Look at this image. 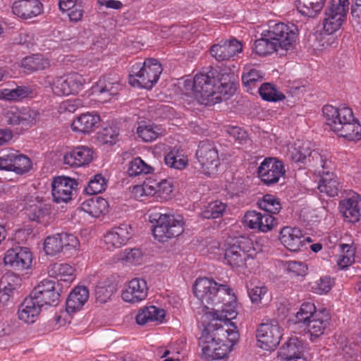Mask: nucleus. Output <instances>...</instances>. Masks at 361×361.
<instances>
[{
    "label": "nucleus",
    "mask_w": 361,
    "mask_h": 361,
    "mask_svg": "<svg viewBox=\"0 0 361 361\" xmlns=\"http://www.w3.org/2000/svg\"><path fill=\"white\" fill-rule=\"evenodd\" d=\"M211 316L210 314H207L201 317V324L204 329L199 338V345L202 348V355L206 359L221 360L227 356L231 347L225 340L220 341L218 336H214L217 321L213 320V322L208 323V319Z\"/></svg>",
    "instance_id": "f257e3e1"
},
{
    "label": "nucleus",
    "mask_w": 361,
    "mask_h": 361,
    "mask_svg": "<svg viewBox=\"0 0 361 361\" xmlns=\"http://www.w3.org/2000/svg\"><path fill=\"white\" fill-rule=\"evenodd\" d=\"M232 289L226 285L219 284L213 279L198 278L193 285L195 296L201 302L203 308L218 306L226 299H232Z\"/></svg>",
    "instance_id": "f03ea898"
},
{
    "label": "nucleus",
    "mask_w": 361,
    "mask_h": 361,
    "mask_svg": "<svg viewBox=\"0 0 361 361\" xmlns=\"http://www.w3.org/2000/svg\"><path fill=\"white\" fill-rule=\"evenodd\" d=\"M163 69L157 59H147L142 64L133 65L129 74V83L133 87L151 89L158 81Z\"/></svg>",
    "instance_id": "7ed1b4c3"
},
{
    "label": "nucleus",
    "mask_w": 361,
    "mask_h": 361,
    "mask_svg": "<svg viewBox=\"0 0 361 361\" xmlns=\"http://www.w3.org/2000/svg\"><path fill=\"white\" fill-rule=\"evenodd\" d=\"M219 73L216 70L210 68L206 73L197 74L192 82L194 97L199 103L208 105L213 103L215 86L219 82Z\"/></svg>",
    "instance_id": "20e7f679"
},
{
    "label": "nucleus",
    "mask_w": 361,
    "mask_h": 361,
    "mask_svg": "<svg viewBox=\"0 0 361 361\" xmlns=\"http://www.w3.org/2000/svg\"><path fill=\"white\" fill-rule=\"evenodd\" d=\"M268 30L280 49V56L286 54L288 51L294 48L298 36V29L296 25L293 23H279L269 26Z\"/></svg>",
    "instance_id": "39448f33"
},
{
    "label": "nucleus",
    "mask_w": 361,
    "mask_h": 361,
    "mask_svg": "<svg viewBox=\"0 0 361 361\" xmlns=\"http://www.w3.org/2000/svg\"><path fill=\"white\" fill-rule=\"evenodd\" d=\"M349 0H331L325 10L324 30L328 35L337 31L342 25L348 10Z\"/></svg>",
    "instance_id": "423d86ee"
},
{
    "label": "nucleus",
    "mask_w": 361,
    "mask_h": 361,
    "mask_svg": "<svg viewBox=\"0 0 361 361\" xmlns=\"http://www.w3.org/2000/svg\"><path fill=\"white\" fill-rule=\"evenodd\" d=\"M253 252L252 243L250 239L240 237L225 250L224 259L227 264L232 267H243L247 258L251 257Z\"/></svg>",
    "instance_id": "0eeeda50"
},
{
    "label": "nucleus",
    "mask_w": 361,
    "mask_h": 361,
    "mask_svg": "<svg viewBox=\"0 0 361 361\" xmlns=\"http://www.w3.org/2000/svg\"><path fill=\"white\" fill-rule=\"evenodd\" d=\"M196 158L202 173L208 176L214 174L220 164L217 147L213 141L209 140L199 143Z\"/></svg>",
    "instance_id": "6e6552de"
},
{
    "label": "nucleus",
    "mask_w": 361,
    "mask_h": 361,
    "mask_svg": "<svg viewBox=\"0 0 361 361\" xmlns=\"http://www.w3.org/2000/svg\"><path fill=\"white\" fill-rule=\"evenodd\" d=\"M152 230L154 238L160 242L167 241L173 237H177L183 231V221L180 216L169 215L164 220L159 221V224L153 226Z\"/></svg>",
    "instance_id": "1a4fd4ad"
},
{
    "label": "nucleus",
    "mask_w": 361,
    "mask_h": 361,
    "mask_svg": "<svg viewBox=\"0 0 361 361\" xmlns=\"http://www.w3.org/2000/svg\"><path fill=\"white\" fill-rule=\"evenodd\" d=\"M85 80L76 73L56 77L51 83L53 92L58 96L78 94L82 90Z\"/></svg>",
    "instance_id": "9d476101"
},
{
    "label": "nucleus",
    "mask_w": 361,
    "mask_h": 361,
    "mask_svg": "<svg viewBox=\"0 0 361 361\" xmlns=\"http://www.w3.org/2000/svg\"><path fill=\"white\" fill-rule=\"evenodd\" d=\"M281 330L276 321L259 325L257 331V338L260 343L259 347L266 350H272L279 344L281 338Z\"/></svg>",
    "instance_id": "9b49d317"
},
{
    "label": "nucleus",
    "mask_w": 361,
    "mask_h": 361,
    "mask_svg": "<svg viewBox=\"0 0 361 361\" xmlns=\"http://www.w3.org/2000/svg\"><path fill=\"white\" fill-rule=\"evenodd\" d=\"M262 181L269 185L277 183L286 173L283 162L274 157L264 159L257 170Z\"/></svg>",
    "instance_id": "f8f14e48"
},
{
    "label": "nucleus",
    "mask_w": 361,
    "mask_h": 361,
    "mask_svg": "<svg viewBox=\"0 0 361 361\" xmlns=\"http://www.w3.org/2000/svg\"><path fill=\"white\" fill-rule=\"evenodd\" d=\"M79 246L77 238L68 233H58L48 236L44 243V250L47 255H55L65 248L68 250L76 249Z\"/></svg>",
    "instance_id": "ddd939ff"
},
{
    "label": "nucleus",
    "mask_w": 361,
    "mask_h": 361,
    "mask_svg": "<svg viewBox=\"0 0 361 361\" xmlns=\"http://www.w3.org/2000/svg\"><path fill=\"white\" fill-rule=\"evenodd\" d=\"M323 114L326 118V124L335 133L337 130L334 126L343 127L344 124L354 121L353 111L347 106L336 108L331 105H326L323 107Z\"/></svg>",
    "instance_id": "4468645a"
},
{
    "label": "nucleus",
    "mask_w": 361,
    "mask_h": 361,
    "mask_svg": "<svg viewBox=\"0 0 361 361\" xmlns=\"http://www.w3.org/2000/svg\"><path fill=\"white\" fill-rule=\"evenodd\" d=\"M31 167V160L27 156L19 154L18 152L0 157V170L23 174L29 171Z\"/></svg>",
    "instance_id": "2eb2a0df"
},
{
    "label": "nucleus",
    "mask_w": 361,
    "mask_h": 361,
    "mask_svg": "<svg viewBox=\"0 0 361 361\" xmlns=\"http://www.w3.org/2000/svg\"><path fill=\"white\" fill-rule=\"evenodd\" d=\"M4 261L6 265L23 271L30 267L32 255L27 247H16L6 251Z\"/></svg>",
    "instance_id": "dca6fc26"
},
{
    "label": "nucleus",
    "mask_w": 361,
    "mask_h": 361,
    "mask_svg": "<svg viewBox=\"0 0 361 361\" xmlns=\"http://www.w3.org/2000/svg\"><path fill=\"white\" fill-rule=\"evenodd\" d=\"M78 185L75 180L68 177H57L52 182V196L56 203L67 202L71 200L73 192Z\"/></svg>",
    "instance_id": "f3484780"
},
{
    "label": "nucleus",
    "mask_w": 361,
    "mask_h": 361,
    "mask_svg": "<svg viewBox=\"0 0 361 361\" xmlns=\"http://www.w3.org/2000/svg\"><path fill=\"white\" fill-rule=\"evenodd\" d=\"M281 243L291 252H297L305 245L306 241L310 242L309 237H305L298 228L283 227L279 235Z\"/></svg>",
    "instance_id": "a211bd4d"
},
{
    "label": "nucleus",
    "mask_w": 361,
    "mask_h": 361,
    "mask_svg": "<svg viewBox=\"0 0 361 361\" xmlns=\"http://www.w3.org/2000/svg\"><path fill=\"white\" fill-rule=\"evenodd\" d=\"M291 159L295 162L315 161L316 166L329 167L328 159L326 156L321 154L318 151H311L309 144L304 143L301 146L295 147L290 152Z\"/></svg>",
    "instance_id": "6ab92c4d"
},
{
    "label": "nucleus",
    "mask_w": 361,
    "mask_h": 361,
    "mask_svg": "<svg viewBox=\"0 0 361 361\" xmlns=\"http://www.w3.org/2000/svg\"><path fill=\"white\" fill-rule=\"evenodd\" d=\"M244 221L251 229H257L266 233L271 231L276 224V219L268 213L248 211L244 216Z\"/></svg>",
    "instance_id": "aec40b11"
},
{
    "label": "nucleus",
    "mask_w": 361,
    "mask_h": 361,
    "mask_svg": "<svg viewBox=\"0 0 361 361\" xmlns=\"http://www.w3.org/2000/svg\"><path fill=\"white\" fill-rule=\"evenodd\" d=\"M148 288L145 280L133 279L122 291V298L124 301L135 303L139 302L147 296Z\"/></svg>",
    "instance_id": "412c9836"
},
{
    "label": "nucleus",
    "mask_w": 361,
    "mask_h": 361,
    "mask_svg": "<svg viewBox=\"0 0 361 361\" xmlns=\"http://www.w3.org/2000/svg\"><path fill=\"white\" fill-rule=\"evenodd\" d=\"M12 12L21 19H31L43 12V4L39 0H18L13 4Z\"/></svg>",
    "instance_id": "4be33fe9"
},
{
    "label": "nucleus",
    "mask_w": 361,
    "mask_h": 361,
    "mask_svg": "<svg viewBox=\"0 0 361 361\" xmlns=\"http://www.w3.org/2000/svg\"><path fill=\"white\" fill-rule=\"evenodd\" d=\"M243 49L241 43L235 39L221 41L219 44L213 45L210 52L218 61L228 60Z\"/></svg>",
    "instance_id": "5701e85b"
},
{
    "label": "nucleus",
    "mask_w": 361,
    "mask_h": 361,
    "mask_svg": "<svg viewBox=\"0 0 361 361\" xmlns=\"http://www.w3.org/2000/svg\"><path fill=\"white\" fill-rule=\"evenodd\" d=\"M93 159L92 149L78 146L63 156V163L71 167H80L89 164Z\"/></svg>",
    "instance_id": "b1692460"
},
{
    "label": "nucleus",
    "mask_w": 361,
    "mask_h": 361,
    "mask_svg": "<svg viewBox=\"0 0 361 361\" xmlns=\"http://www.w3.org/2000/svg\"><path fill=\"white\" fill-rule=\"evenodd\" d=\"M132 235V228L127 224L114 228L104 235L107 249L118 248L124 245Z\"/></svg>",
    "instance_id": "393cba45"
},
{
    "label": "nucleus",
    "mask_w": 361,
    "mask_h": 361,
    "mask_svg": "<svg viewBox=\"0 0 361 361\" xmlns=\"http://www.w3.org/2000/svg\"><path fill=\"white\" fill-rule=\"evenodd\" d=\"M339 209L348 222L355 224L361 219V198L358 195L342 200Z\"/></svg>",
    "instance_id": "a878e982"
},
{
    "label": "nucleus",
    "mask_w": 361,
    "mask_h": 361,
    "mask_svg": "<svg viewBox=\"0 0 361 361\" xmlns=\"http://www.w3.org/2000/svg\"><path fill=\"white\" fill-rule=\"evenodd\" d=\"M212 316L208 319L209 322H213V320H216V326L214 331V336H218L220 341H226L231 347H232L238 339V332L237 331V326L233 322L227 321L226 324H219V319L215 318V315L210 314Z\"/></svg>",
    "instance_id": "bb28decb"
},
{
    "label": "nucleus",
    "mask_w": 361,
    "mask_h": 361,
    "mask_svg": "<svg viewBox=\"0 0 361 361\" xmlns=\"http://www.w3.org/2000/svg\"><path fill=\"white\" fill-rule=\"evenodd\" d=\"M232 299L226 298L224 302H221L218 306H212L210 309L213 312H206L204 314H212L215 315V318L219 319V323L224 324H226L227 321L231 320L235 317V298L234 294L231 292Z\"/></svg>",
    "instance_id": "cd10ccee"
},
{
    "label": "nucleus",
    "mask_w": 361,
    "mask_h": 361,
    "mask_svg": "<svg viewBox=\"0 0 361 361\" xmlns=\"http://www.w3.org/2000/svg\"><path fill=\"white\" fill-rule=\"evenodd\" d=\"M41 307L38 302L35 300V296L30 295L19 306L18 319L26 324H33L41 312Z\"/></svg>",
    "instance_id": "c85d7f7f"
},
{
    "label": "nucleus",
    "mask_w": 361,
    "mask_h": 361,
    "mask_svg": "<svg viewBox=\"0 0 361 361\" xmlns=\"http://www.w3.org/2000/svg\"><path fill=\"white\" fill-rule=\"evenodd\" d=\"M328 162L329 167H322V170L318 171L321 176L318 189L320 192L326 193L330 197H335L338 194L339 183L334 174L326 170L331 167V161L328 160Z\"/></svg>",
    "instance_id": "c756f323"
},
{
    "label": "nucleus",
    "mask_w": 361,
    "mask_h": 361,
    "mask_svg": "<svg viewBox=\"0 0 361 361\" xmlns=\"http://www.w3.org/2000/svg\"><path fill=\"white\" fill-rule=\"evenodd\" d=\"M120 77L116 73H111L101 78L92 87L94 93H106L109 96L118 94L121 89Z\"/></svg>",
    "instance_id": "7c9ffc66"
},
{
    "label": "nucleus",
    "mask_w": 361,
    "mask_h": 361,
    "mask_svg": "<svg viewBox=\"0 0 361 361\" xmlns=\"http://www.w3.org/2000/svg\"><path fill=\"white\" fill-rule=\"evenodd\" d=\"M329 321L330 316L325 310L314 314V318L306 324L310 339L313 340L322 335L329 326Z\"/></svg>",
    "instance_id": "2f4dec72"
},
{
    "label": "nucleus",
    "mask_w": 361,
    "mask_h": 361,
    "mask_svg": "<svg viewBox=\"0 0 361 361\" xmlns=\"http://www.w3.org/2000/svg\"><path fill=\"white\" fill-rule=\"evenodd\" d=\"M253 49L259 56H267L274 52L280 55V49L268 30L262 33L260 39L255 40Z\"/></svg>",
    "instance_id": "473e14b6"
},
{
    "label": "nucleus",
    "mask_w": 361,
    "mask_h": 361,
    "mask_svg": "<svg viewBox=\"0 0 361 361\" xmlns=\"http://www.w3.org/2000/svg\"><path fill=\"white\" fill-rule=\"evenodd\" d=\"M89 298V290L85 286H77L69 294L66 300V311L74 313L79 310Z\"/></svg>",
    "instance_id": "72a5a7b5"
},
{
    "label": "nucleus",
    "mask_w": 361,
    "mask_h": 361,
    "mask_svg": "<svg viewBox=\"0 0 361 361\" xmlns=\"http://www.w3.org/2000/svg\"><path fill=\"white\" fill-rule=\"evenodd\" d=\"M302 350V344L296 336L291 337L279 350V354L283 360L290 361H303L300 354Z\"/></svg>",
    "instance_id": "f704fd0d"
},
{
    "label": "nucleus",
    "mask_w": 361,
    "mask_h": 361,
    "mask_svg": "<svg viewBox=\"0 0 361 361\" xmlns=\"http://www.w3.org/2000/svg\"><path fill=\"white\" fill-rule=\"evenodd\" d=\"M164 317L165 311L164 309L149 306L139 310L136 315V322L140 325H144L149 322H161Z\"/></svg>",
    "instance_id": "c9c22d12"
},
{
    "label": "nucleus",
    "mask_w": 361,
    "mask_h": 361,
    "mask_svg": "<svg viewBox=\"0 0 361 361\" xmlns=\"http://www.w3.org/2000/svg\"><path fill=\"white\" fill-rule=\"evenodd\" d=\"M99 121V116L92 114H83L78 116L72 123L75 131L88 133L91 132Z\"/></svg>",
    "instance_id": "e433bc0d"
},
{
    "label": "nucleus",
    "mask_w": 361,
    "mask_h": 361,
    "mask_svg": "<svg viewBox=\"0 0 361 361\" xmlns=\"http://www.w3.org/2000/svg\"><path fill=\"white\" fill-rule=\"evenodd\" d=\"M73 268L68 264L54 263L47 268V274L50 277L66 282L73 281Z\"/></svg>",
    "instance_id": "4c0bfd02"
},
{
    "label": "nucleus",
    "mask_w": 361,
    "mask_h": 361,
    "mask_svg": "<svg viewBox=\"0 0 361 361\" xmlns=\"http://www.w3.org/2000/svg\"><path fill=\"white\" fill-rule=\"evenodd\" d=\"M108 202L102 197L91 198L81 204V209L92 216H99L107 212Z\"/></svg>",
    "instance_id": "58836bf2"
},
{
    "label": "nucleus",
    "mask_w": 361,
    "mask_h": 361,
    "mask_svg": "<svg viewBox=\"0 0 361 361\" xmlns=\"http://www.w3.org/2000/svg\"><path fill=\"white\" fill-rule=\"evenodd\" d=\"M326 0H298V11L308 17L314 18L321 12Z\"/></svg>",
    "instance_id": "ea45409f"
},
{
    "label": "nucleus",
    "mask_w": 361,
    "mask_h": 361,
    "mask_svg": "<svg viewBox=\"0 0 361 361\" xmlns=\"http://www.w3.org/2000/svg\"><path fill=\"white\" fill-rule=\"evenodd\" d=\"M337 130L336 133L348 140H359L361 139V125L358 121L354 118L353 121H349L344 124V126H335Z\"/></svg>",
    "instance_id": "a19ab883"
},
{
    "label": "nucleus",
    "mask_w": 361,
    "mask_h": 361,
    "mask_svg": "<svg viewBox=\"0 0 361 361\" xmlns=\"http://www.w3.org/2000/svg\"><path fill=\"white\" fill-rule=\"evenodd\" d=\"M49 66V62L41 55H33L24 58L21 61V67L25 71L34 72L45 69Z\"/></svg>",
    "instance_id": "79ce46f5"
},
{
    "label": "nucleus",
    "mask_w": 361,
    "mask_h": 361,
    "mask_svg": "<svg viewBox=\"0 0 361 361\" xmlns=\"http://www.w3.org/2000/svg\"><path fill=\"white\" fill-rule=\"evenodd\" d=\"M248 295L252 303L267 305L271 300L268 288L264 286L248 288Z\"/></svg>",
    "instance_id": "37998d69"
},
{
    "label": "nucleus",
    "mask_w": 361,
    "mask_h": 361,
    "mask_svg": "<svg viewBox=\"0 0 361 361\" xmlns=\"http://www.w3.org/2000/svg\"><path fill=\"white\" fill-rule=\"evenodd\" d=\"M259 207L265 211L264 213L278 214L281 209V204L277 197L267 194L263 196L262 200L257 202Z\"/></svg>",
    "instance_id": "c03bdc74"
},
{
    "label": "nucleus",
    "mask_w": 361,
    "mask_h": 361,
    "mask_svg": "<svg viewBox=\"0 0 361 361\" xmlns=\"http://www.w3.org/2000/svg\"><path fill=\"white\" fill-rule=\"evenodd\" d=\"M226 205L220 201H214L207 204L202 212L204 219H217L221 217L226 210Z\"/></svg>",
    "instance_id": "a18cd8bd"
},
{
    "label": "nucleus",
    "mask_w": 361,
    "mask_h": 361,
    "mask_svg": "<svg viewBox=\"0 0 361 361\" xmlns=\"http://www.w3.org/2000/svg\"><path fill=\"white\" fill-rule=\"evenodd\" d=\"M316 311L314 305L312 302H304L300 310L296 313V322L307 324L314 318V314L318 313Z\"/></svg>",
    "instance_id": "49530a36"
},
{
    "label": "nucleus",
    "mask_w": 361,
    "mask_h": 361,
    "mask_svg": "<svg viewBox=\"0 0 361 361\" xmlns=\"http://www.w3.org/2000/svg\"><path fill=\"white\" fill-rule=\"evenodd\" d=\"M259 93L262 98L266 101H281L285 98L281 92H279L274 86L269 83H264L259 88Z\"/></svg>",
    "instance_id": "de8ad7c7"
},
{
    "label": "nucleus",
    "mask_w": 361,
    "mask_h": 361,
    "mask_svg": "<svg viewBox=\"0 0 361 361\" xmlns=\"http://www.w3.org/2000/svg\"><path fill=\"white\" fill-rule=\"evenodd\" d=\"M31 296H35L39 305L42 307L44 305L56 306L59 301L60 294L56 290L41 292L39 294L30 293Z\"/></svg>",
    "instance_id": "09e8293b"
},
{
    "label": "nucleus",
    "mask_w": 361,
    "mask_h": 361,
    "mask_svg": "<svg viewBox=\"0 0 361 361\" xmlns=\"http://www.w3.org/2000/svg\"><path fill=\"white\" fill-rule=\"evenodd\" d=\"M152 171V167L144 162L140 157L130 161L128 169L130 176H137L140 174H148Z\"/></svg>",
    "instance_id": "8fccbe9b"
},
{
    "label": "nucleus",
    "mask_w": 361,
    "mask_h": 361,
    "mask_svg": "<svg viewBox=\"0 0 361 361\" xmlns=\"http://www.w3.org/2000/svg\"><path fill=\"white\" fill-rule=\"evenodd\" d=\"M106 187V181L102 174H96L88 182L87 186L85 188V192L89 195H94L100 193L105 190Z\"/></svg>",
    "instance_id": "3c124183"
},
{
    "label": "nucleus",
    "mask_w": 361,
    "mask_h": 361,
    "mask_svg": "<svg viewBox=\"0 0 361 361\" xmlns=\"http://www.w3.org/2000/svg\"><path fill=\"white\" fill-rule=\"evenodd\" d=\"M235 91V87L232 82L221 83L219 86H215V93H214L213 103L217 101L227 99Z\"/></svg>",
    "instance_id": "603ef678"
},
{
    "label": "nucleus",
    "mask_w": 361,
    "mask_h": 361,
    "mask_svg": "<svg viewBox=\"0 0 361 361\" xmlns=\"http://www.w3.org/2000/svg\"><path fill=\"white\" fill-rule=\"evenodd\" d=\"M157 127L152 125L140 124L137 129V133L145 142H152L157 138L159 132Z\"/></svg>",
    "instance_id": "864d4df0"
},
{
    "label": "nucleus",
    "mask_w": 361,
    "mask_h": 361,
    "mask_svg": "<svg viewBox=\"0 0 361 361\" xmlns=\"http://www.w3.org/2000/svg\"><path fill=\"white\" fill-rule=\"evenodd\" d=\"M49 213V208L47 205L42 203H39L30 206L27 216L32 221L40 222L43 218H44Z\"/></svg>",
    "instance_id": "5fc2aeb1"
},
{
    "label": "nucleus",
    "mask_w": 361,
    "mask_h": 361,
    "mask_svg": "<svg viewBox=\"0 0 361 361\" xmlns=\"http://www.w3.org/2000/svg\"><path fill=\"white\" fill-rule=\"evenodd\" d=\"M164 161L167 166L176 169H182L187 164V160L184 157L178 156L173 150L165 156Z\"/></svg>",
    "instance_id": "6e6d98bb"
},
{
    "label": "nucleus",
    "mask_w": 361,
    "mask_h": 361,
    "mask_svg": "<svg viewBox=\"0 0 361 361\" xmlns=\"http://www.w3.org/2000/svg\"><path fill=\"white\" fill-rule=\"evenodd\" d=\"M263 76L259 71L256 69H250L247 73L242 76V82L243 85L252 89L255 85L260 82Z\"/></svg>",
    "instance_id": "4d7b16f0"
},
{
    "label": "nucleus",
    "mask_w": 361,
    "mask_h": 361,
    "mask_svg": "<svg viewBox=\"0 0 361 361\" xmlns=\"http://www.w3.org/2000/svg\"><path fill=\"white\" fill-rule=\"evenodd\" d=\"M118 135V130L114 127L104 128L98 133V138L106 144H114Z\"/></svg>",
    "instance_id": "13d9d810"
},
{
    "label": "nucleus",
    "mask_w": 361,
    "mask_h": 361,
    "mask_svg": "<svg viewBox=\"0 0 361 361\" xmlns=\"http://www.w3.org/2000/svg\"><path fill=\"white\" fill-rule=\"evenodd\" d=\"M20 116L21 125L26 126L35 123L39 119V114L34 109L25 108L20 111Z\"/></svg>",
    "instance_id": "bf43d9fd"
},
{
    "label": "nucleus",
    "mask_w": 361,
    "mask_h": 361,
    "mask_svg": "<svg viewBox=\"0 0 361 361\" xmlns=\"http://www.w3.org/2000/svg\"><path fill=\"white\" fill-rule=\"evenodd\" d=\"M284 267L288 271L298 276H303L306 274L307 271V264L302 262L288 261L285 262Z\"/></svg>",
    "instance_id": "052dcab7"
},
{
    "label": "nucleus",
    "mask_w": 361,
    "mask_h": 361,
    "mask_svg": "<svg viewBox=\"0 0 361 361\" xmlns=\"http://www.w3.org/2000/svg\"><path fill=\"white\" fill-rule=\"evenodd\" d=\"M3 120L6 124L11 126L21 124L20 110L16 108L6 110L4 114Z\"/></svg>",
    "instance_id": "680f3d73"
},
{
    "label": "nucleus",
    "mask_w": 361,
    "mask_h": 361,
    "mask_svg": "<svg viewBox=\"0 0 361 361\" xmlns=\"http://www.w3.org/2000/svg\"><path fill=\"white\" fill-rule=\"evenodd\" d=\"M142 257V253L138 248L126 249L124 251L123 260L130 264H140Z\"/></svg>",
    "instance_id": "e2e57ef3"
},
{
    "label": "nucleus",
    "mask_w": 361,
    "mask_h": 361,
    "mask_svg": "<svg viewBox=\"0 0 361 361\" xmlns=\"http://www.w3.org/2000/svg\"><path fill=\"white\" fill-rule=\"evenodd\" d=\"M228 133L240 143H246L248 140L247 132L238 126H230L227 129Z\"/></svg>",
    "instance_id": "0e129e2a"
},
{
    "label": "nucleus",
    "mask_w": 361,
    "mask_h": 361,
    "mask_svg": "<svg viewBox=\"0 0 361 361\" xmlns=\"http://www.w3.org/2000/svg\"><path fill=\"white\" fill-rule=\"evenodd\" d=\"M313 288L318 294L328 293L331 288V283L330 278H321L319 281L316 282L315 286L313 287Z\"/></svg>",
    "instance_id": "69168bd1"
},
{
    "label": "nucleus",
    "mask_w": 361,
    "mask_h": 361,
    "mask_svg": "<svg viewBox=\"0 0 361 361\" xmlns=\"http://www.w3.org/2000/svg\"><path fill=\"white\" fill-rule=\"evenodd\" d=\"M111 296V291L106 287L97 286L95 288V297L97 302L104 303L110 299Z\"/></svg>",
    "instance_id": "338daca9"
},
{
    "label": "nucleus",
    "mask_w": 361,
    "mask_h": 361,
    "mask_svg": "<svg viewBox=\"0 0 361 361\" xmlns=\"http://www.w3.org/2000/svg\"><path fill=\"white\" fill-rule=\"evenodd\" d=\"M52 290H56L55 288V282L52 280L44 279L41 281V283L35 288L31 293L39 294L41 292H49Z\"/></svg>",
    "instance_id": "774afa93"
}]
</instances>
